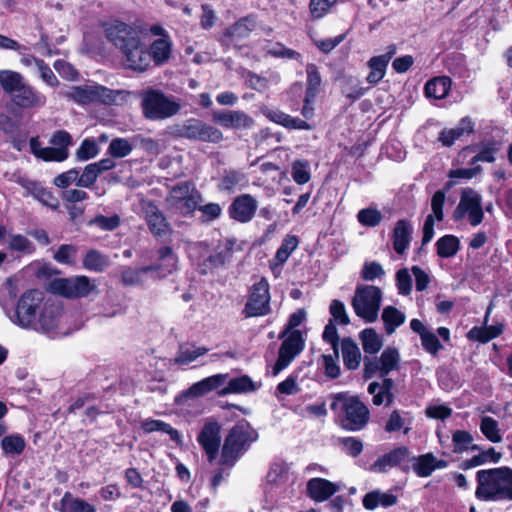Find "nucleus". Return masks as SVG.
Here are the masks:
<instances>
[{
    "label": "nucleus",
    "mask_w": 512,
    "mask_h": 512,
    "mask_svg": "<svg viewBox=\"0 0 512 512\" xmlns=\"http://www.w3.org/2000/svg\"><path fill=\"white\" fill-rule=\"evenodd\" d=\"M105 33L109 41L122 52L126 68L143 72L149 67L150 53L136 28L114 21L106 26Z\"/></svg>",
    "instance_id": "f257e3e1"
},
{
    "label": "nucleus",
    "mask_w": 512,
    "mask_h": 512,
    "mask_svg": "<svg viewBox=\"0 0 512 512\" xmlns=\"http://www.w3.org/2000/svg\"><path fill=\"white\" fill-rule=\"evenodd\" d=\"M475 495L483 501H512V469L499 467L479 470Z\"/></svg>",
    "instance_id": "f03ea898"
},
{
    "label": "nucleus",
    "mask_w": 512,
    "mask_h": 512,
    "mask_svg": "<svg viewBox=\"0 0 512 512\" xmlns=\"http://www.w3.org/2000/svg\"><path fill=\"white\" fill-rule=\"evenodd\" d=\"M0 85L13 104L21 109L39 108L46 104V96L31 86L19 72L1 70Z\"/></svg>",
    "instance_id": "7ed1b4c3"
},
{
    "label": "nucleus",
    "mask_w": 512,
    "mask_h": 512,
    "mask_svg": "<svg viewBox=\"0 0 512 512\" xmlns=\"http://www.w3.org/2000/svg\"><path fill=\"white\" fill-rule=\"evenodd\" d=\"M140 107L145 119L160 121L177 115L181 110L179 99L162 90L148 87L139 92Z\"/></svg>",
    "instance_id": "20e7f679"
},
{
    "label": "nucleus",
    "mask_w": 512,
    "mask_h": 512,
    "mask_svg": "<svg viewBox=\"0 0 512 512\" xmlns=\"http://www.w3.org/2000/svg\"><path fill=\"white\" fill-rule=\"evenodd\" d=\"M258 433L246 421H239L231 428L221 449L219 464L232 467L238 458L256 441Z\"/></svg>",
    "instance_id": "39448f33"
},
{
    "label": "nucleus",
    "mask_w": 512,
    "mask_h": 512,
    "mask_svg": "<svg viewBox=\"0 0 512 512\" xmlns=\"http://www.w3.org/2000/svg\"><path fill=\"white\" fill-rule=\"evenodd\" d=\"M158 261L160 263L141 268H126L121 279L125 285H139L145 280V275L154 273L157 277L163 278L171 274L177 265V256L170 246L161 247L158 250Z\"/></svg>",
    "instance_id": "423d86ee"
},
{
    "label": "nucleus",
    "mask_w": 512,
    "mask_h": 512,
    "mask_svg": "<svg viewBox=\"0 0 512 512\" xmlns=\"http://www.w3.org/2000/svg\"><path fill=\"white\" fill-rule=\"evenodd\" d=\"M336 398L341 400L339 422L343 429L348 431H360L369 422L370 411L358 396H348L347 393H336Z\"/></svg>",
    "instance_id": "0eeeda50"
},
{
    "label": "nucleus",
    "mask_w": 512,
    "mask_h": 512,
    "mask_svg": "<svg viewBox=\"0 0 512 512\" xmlns=\"http://www.w3.org/2000/svg\"><path fill=\"white\" fill-rule=\"evenodd\" d=\"M382 301V291L373 285H362L356 288L352 299L355 314L367 323L377 320Z\"/></svg>",
    "instance_id": "6e6552de"
},
{
    "label": "nucleus",
    "mask_w": 512,
    "mask_h": 512,
    "mask_svg": "<svg viewBox=\"0 0 512 512\" xmlns=\"http://www.w3.org/2000/svg\"><path fill=\"white\" fill-rule=\"evenodd\" d=\"M44 302L42 291L31 289L24 292L10 316L11 320L22 328H36L37 317Z\"/></svg>",
    "instance_id": "1a4fd4ad"
},
{
    "label": "nucleus",
    "mask_w": 512,
    "mask_h": 512,
    "mask_svg": "<svg viewBox=\"0 0 512 512\" xmlns=\"http://www.w3.org/2000/svg\"><path fill=\"white\" fill-rule=\"evenodd\" d=\"M174 133L177 137L214 144L224 139L221 130L197 118H190L176 125Z\"/></svg>",
    "instance_id": "9d476101"
},
{
    "label": "nucleus",
    "mask_w": 512,
    "mask_h": 512,
    "mask_svg": "<svg viewBox=\"0 0 512 512\" xmlns=\"http://www.w3.org/2000/svg\"><path fill=\"white\" fill-rule=\"evenodd\" d=\"M120 93V91L111 90L100 85H83L70 87L67 91L63 92V95L82 105L91 102L111 105L116 102Z\"/></svg>",
    "instance_id": "9b49d317"
},
{
    "label": "nucleus",
    "mask_w": 512,
    "mask_h": 512,
    "mask_svg": "<svg viewBox=\"0 0 512 512\" xmlns=\"http://www.w3.org/2000/svg\"><path fill=\"white\" fill-rule=\"evenodd\" d=\"M201 194L191 189L190 184L182 182L175 185L166 197L169 207L182 216H190L197 209Z\"/></svg>",
    "instance_id": "f8f14e48"
},
{
    "label": "nucleus",
    "mask_w": 512,
    "mask_h": 512,
    "mask_svg": "<svg viewBox=\"0 0 512 512\" xmlns=\"http://www.w3.org/2000/svg\"><path fill=\"white\" fill-rule=\"evenodd\" d=\"M49 290L66 298L87 297L96 290V285L87 276L56 278L49 283Z\"/></svg>",
    "instance_id": "ddd939ff"
},
{
    "label": "nucleus",
    "mask_w": 512,
    "mask_h": 512,
    "mask_svg": "<svg viewBox=\"0 0 512 512\" xmlns=\"http://www.w3.org/2000/svg\"><path fill=\"white\" fill-rule=\"evenodd\" d=\"M465 216L468 217L472 226H478L484 218L482 198L479 193L471 188L462 190L460 201L452 215L455 221H460Z\"/></svg>",
    "instance_id": "4468645a"
},
{
    "label": "nucleus",
    "mask_w": 512,
    "mask_h": 512,
    "mask_svg": "<svg viewBox=\"0 0 512 512\" xmlns=\"http://www.w3.org/2000/svg\"><path fill=\"white\" fill-rule=\"evenodd\" d=\"M270 312L269 283L265 278L252 285L243 309L245 317H259Z\"/></svg>",
    "instance_id": "2eb2a0df"
},
{
    "label": "nucleus",
    "mask_w": 512,
    "mask_h": 512,
    "mask_svg": "<svg viewBox=\"0 0 512 512\" xmlns=\"http://www.w3.org/2000/svg\"><path fill=\"white\" fill-rule=\"evenodd\" d=\"M143 218L150 233L157 239L171 236L173 230L165 215L151 200H143L140 203Z\"/></svg>",
    "instance_id": "dca6fc26"
},
{
    "label": "nucleus",
    "mask_w": 512,
    "mask_h": 512,
    "mask_svg": "<svg viewBox=\"0 0 512 512\" xmlns=\"http://www.w3.org/2000/svg\"><path fill=\"white\" fill-rule=\"evenodd\" d=\"M63 314L62 305L52 299H47L38 314L35 330L50 333L58 328Z\"/></svg>",
    "instance_id": "f3484780"
},
{
    "label": "nucleus",
    "mask_w": 512,
    "mask_h": 512,
    "mask_svg": "<svg viewBox=\"0 0 512 512\" xmlns=\"http://www.w3.org/2000/svg\"><path fill=\"white\" fill-rule=\"evenodd\" d=\"M220 430L221 427L216 421H207L197 437L209 462H213L218 456L221 441Z\"/></svg>",
    "instance_id": "a211bd4d"
},
{
    "label": "nucleus",
    "mask_w": 512,
    "mask_h": 512,
    "mask_svg": "<svg viewBox=\"0 0 512 512\" xmlns=\"http://www.w3.org/2000/svg\"><path fill=\"white\" fill-rule=\"evenodd\" d=\"M257 208L258 202L251 194H241L230 204L228 214L239 223H248L255 216Z\"/></svg>",
    "instance_id": "6ab92c4d"
},
{
    "label": "nucleus",
    "mask_w": 512,
    "mask_h": 512,
    "mask_svg": "<svg viewBox=\"0 0 512 512\" xmlns=\"http://www.w3.org/2000/svg\"><path fill=\"white\" fill-rule=\"evenodd\" d=\"M213 121L226 129L247 130L253 127L254 120L240 110H218L212 114Z\"/></svg>",
    "instance_id": "aec40b11"
},
{
    "label": "nucleus",
    "mask_w": 512,
    "mask_h": 512,
    "mask_svg": "<svg viewBox=\"0 0 512 512\" xmlns=\"http://www.w3.org/2000/svg\"><path fill=\"white\" fill-rule=\"evenodd\" d=\"M235 245L236 241L234 239H225L220 241L215 252L199 264L200 273L208 274L213 269L221 267L229 262L232 258Z\"/></svg>",
    "instance_id": "412c9836"
},
{
    "label": "nucleus",
    "mask_w": 512,
    "mask_h": 512,
    "mask_svg": "<svg viewBox=\"0 0 512 512\" xmlns=\"http://www.w3.org/2000/svg\"><path fill=\"white\" fill-rule=\"evenodd\" d=\"M339 490V484L324 478H312L306 484L308 497L316 502H324L328 500Z\"/></svg>",
    "instance_id": "4be33fe9"
},
{
    "label": "nucleus",
    "mask_w": 512,
    "mask_h": 512,
    "mask_svg": "<svg viewBox=\"0 0 512 512\" xmlns=\"http://www.w3.org/2000/svg\"><path fill=\"white\" fill-rule=\"evenodd\" d=\"M228 374H216L194 383L189 389L183 392L187 398H198L218 389L227 381Z\"/></svg>",
    "instance_id": "5701e85b"
},
{
    "label": "nucleus",
    "mask_w": 512,
    "mask_h": 512,
    "mask_svg": "<svg viewBox=\"0 0 512 512\" xmlns=\"http://www.w3.org/2000/svg\"><path fill=\"white\" fill-rule=\"evenodd\" d=\"M410 455V451L405 446H400L389 453H386L379 457L372 465L371 470L378 472V473H384L388 469L395 467L399 464H401L405 459H407Z\"/></svg>",
    "instance_id": "b1692460"
},
{
    "label": "nucleus",
    "mask_w": 512,
    "mask_h": 512,
    "mask_svg": "<svg viewBox=\"0 0 512 512\" xmlns=\"http://www.w3.org/2000/svg\"><path fill=\"white\" fill-rule=\"evenodd\" d=\"M413 228L409 221L398 220L392 233L393 249L397 254L402 255L409 247L412 240Z\"/></svg>",
    "instance_id": "393cba45"
},
{
    "label": "nucleus",
    "mask_w": 512,
    "mask_h": 512,
    "mask_svg": "<svg viewBox=\"0 0 512 512\" xmlns=\"http://www.w3.org/2000/svg\"><path fill=\"white\" fill-rule=\"evenodd\" d=\"M451 89V79L447 76H439L430 79L424 87L426 97L436 100L444 99Z\"/></svg>",
    "instance_id": "a878e982"
},
{
    "label": "nucleus",
    "mask_w": 512,
    "mask_h": 512,
    "mask_svg": "<svg viewBox=\"0 0 512 512\" xmlns=\"http://www.w3.org/2000/svg\"><path fill=\"white\" fill-rule=\"evenodd\" d=\"M398 499L397 496L391 494V493H383L380 490H374L371 492H368L363 497V506L367 510H374L379 505L383 507H391L394 506L397 503Z\"/></svg>",
    "instance_id": "bb28decb"
},
{
    "label": "nucleus",
    "mask_w": 512,
    "mask_h": 512,
    "mask_svg": "<svg viewBox=\"0 0 512 512\" xmlns=\"http://www.w3.org/2000/svg\"><path fill=\"white\" fill-rule=\"evenodd\" d=\"M473 131V124L470 119L464 118L461 120L459 126L451 129H444L439 135V141L444 146H451L453 143L460 139L465 133L470 134Z\"/></svg>",
    "instance_id": "cd10ccee"
},
{
    "label": "nucleus",
    "mask_w": 512,
    "mask_h": 512,
    "mask_svg": "<svg viewBox=\"0 0 512 512\" xmlns=\"http://www.w3.org/2000/svg\"><path fill=\"white\" fill-rule=\"evenodd\" d=\"M257 26V17L253 14L247 15L235 22L227 34L234 39H243L250 35Z\"/></svg>",
    "instance_id": "c85d7f7f"
},
{
    "label": "nucleus",
    "mask_w": 512,
    "mask_h": 512,
    "mask_svg": "<svg viewBox=\"0 0 512 512\" xmlns=\"http://www.w3.org/2000/svg\"><path fill=\"white\" fill-rule=\"evenodd\" d=\"M344 365L349 370L359 367L361 353L357 344L351 338H344L341 343Z\"/></svg>",
    "instance_id": "c756f323"
},
{
    "label": "nucleus",
    "mask_w": 512,
    "mask_h": 512,
    "mask_svg": "<svg viewBox=\"0 0 512 512\" xmlns=\"http://www.w3.org/2000/svg\"><path fill=\"white\" fill-rule=\"evenodd\" d=\"M60 512H96V508L87 501L75 498L66 492L60 500Z\"/></svg>",
    "instance_id": "7c9ffc66"
},
{
    "label": "nucleus",
    "mask_w": 512,
    "mask_h": 512,
    "mask_svg": "<svg viewBox=\"0 0 512 512\" xmlns=\"http://www.w3.org/2000/svg\"><path fill=\"white\" fill-rule=\"evenodd\" d=\"M28 192L33 195L39 202L51 209H57L59 206L58 199L53 193L36 182H27L23 184Z\"/></svg>",
    "instance_id": "2f4dec72"
},
{
    "label": "nucleus",
    "mask_w": 512,
    "mask_h": 512,
    "mask_svg": "<svg viewBox=\"0 0 512 512\" xmlns=\"http://www.w3.org/2000/svg\"><path fill=\"white\" fill-rule=\"evenodd\" d=\"M381 318L384 322L386 334L391 335L395 332L397 327L405 322L406 316L396 307L387 306L383 309Z\"/></svg>",
    "instance_id": "473e14b6"
},
{
    "label": "nucleus",
    "mask_w": 512,
    "mask_h": 512,
    "mask_svg": "<svg viewBox=\"0 0 512 512\" xmlns=\"http://www.w3.org/2000/svg\"><path fill=\"white\" fill-rule=\"evenodd\" d=\"M254 390L255 386L253 381L250 377L244 375L230 379L227 383V386L222 388L218 394L220 396H225L231 393H247Z\"/></svg>",
    "instance_id": "72a5a7b5"
},
{
    "label": "nucleus",
    "mask_w": 512,
    "mask_h": 512,
    "mask_svg": "<svg viewBox=\"0 0 512 512\" xmlns=\"http://www.w3.org/2000/svg\"><path fill=\"white\" fill-rule=\"evenodd\" d=\"M270 119L285 128L298 130H311L312 126L300 118L292 117L281 111H274L270 114Z\"/></svg>",
    "instance_id": "f704fd0d"
},
{
    "label": "nucleus",
    "mask_w": 512,
    "mask_h": 512,
    "mask_svg": "<svg viewBox=\"0 0 512 512\" xmlns=\"http://www.w3.org/2000/svg\"><path fill=\"white\" fill-rule=\"evenodd\" d=\"M208 351L209 349L206 347L180 345L174 361L176 364L186 365L205 355Z\"/></svg>",
    "instance_id": "c9c22d12"
},
{
    "label": "nucleus",
    "mask_w": 512,
    "mask_h": 512,
    "mask_svg": "<svg viewBox=\"0 0 512 512\" xmlns=\"http://www.w3.org/2000/svg\"><path fill=\"white\" fill-rule=\"evenodd\" d=\"M142 429L145 433H152L155 431H161L170 436L171 440L179 444L181 442L180 433L174 429L170 424L161 420H146L142 423Z\"/></svg>",
    "instance_id": "e433bc0d"
},
{
    "label": "nucleus",
    "mask_w": 512,
    "mask_h": 512,
    "mask_svg": "<svg viewBox=\"0 0 512 512\" xmlns=\"http://www.w3.org/2000/svg\"><path fill=\"white\" fill-rule=\"evenodd\" d=\"M502 333V325L488 327H473L467 334L468 339L486 343Z\"/></svg>",
    "instance_id": "4c0bfd02"
},
{
    "label": "nucleus",
    "mask_w": 512,
    "mask_h": 512,
    "mask_svg": "<svg viewBox=\"0 0 512 512\" xmlns=\"http://www.w3.org/2000/svg\"><path fill=\"white\" fill-rule=\"evenodd\" d=\"M437 254L442 258H450L460 249V241L454 235H445L436 242Z\"/></svg>",
    "instance_id": "58836bf2"
},
{
    "label": "nucleus",
    "mask_w": 512,
    "mask_h": 512,
    "mask_svg": "<svg viewBox=\"0 0 512 512\" xmlns=\"http://www.w3.org/2000/svg\"><path fill=\"white\" fill-rule=\"evenodd\" d=\"M298 245H299V239L297 236L287 235L283 239L281 246L278 248V250L275 254V257H274L275 265H277V266L283 265L288 260V258L292 254V252L298 247Z\"/></svg>",
    "instance_id": "ea45409f"
},
{
    "label": "nucleus",
    "mask_w": 512,
    "mask_h": 512,
    "mask_svg": "<svg viewBox=\"0 0 512 512\" xmlns=\"http://www.w3.org/2000/svg\"><path fill=\"white\" fill-rule=\"evenodd\" d=\"M108 264V257L96 249L89 250L83 258V267L90 271L102 272Z\"/></svg>",
    "instance_id": "a19ab883"
},
{
    "label": "nucleus",
    "mask_w": 512,
    "mask_h": 512,
    "mask_svg": "<svg viewBox=\"0 0 512 512\" xmlns=\"http://www.w3.org/2000/svg\"><path fill=\"white\" fill-rule=\"evenodd\" d=\"M362 347L365 353L376 354L382 348V339L373 328H366L360 333Z\"/></svg>",
    "instance_id": "79ce46f5"
},
{
    "label": "nucleus",
    "mask_w": 512,
    "mask_h": 512,
    "mask_svg": "<svg viewBox=\"0 0 512 512\" xmlns=\"http://www.w3.org/2000/svg\"><path fill=\"white\" fill-rule=\"evenodd\" d=\"M150 60L153 59L157 65L168 61L171 53V44L166 39L155 40L150 47Z\"/></svg>",
    "instance_id": "37998d69"
},
{
    "label": "nucleus",
    "mask_w": 512,
    "mask_h": 512,
    "mask_svg": "<svg viewBox=\"0 0 512 512\" xmlns=\"http://www.w3.org/2000/svg\"><path fill=\"white\" fill-rule=\"evenodd\" d=\"M386 59L384 57L374 56L368 61V67L370 68V72L366 77V80L371 85H376L380 82L385 76L386 67H387Z\"/></svg>",
    "instance_id": "c03bdc74"
},
{
    "label": "nucleus",
    "mask_w": 512,
    "mask_h": 512,
    "mask_svg": "<svg viewBox=\"0 0 512 512\" xmlns=\"http://www.w3.org/2000/svg\"><path fill=\"white\" fill-rule=\"evenodd\" d=\"M473 436L465 430H456L452 436L453 452L462 453L468 449L479 450L478 445L472 444Z\"/></svg>",
    "instance_id": "a18cd8bd"
},
{
    "label": "nucleus",
    "mask_w": 512,
    "mask_h": 512,
    "mask_svg": "<svg viewBox=\"0 0 512 512\" xmlns=\"http://www.w3.org/2000/svg\"><path fill=\"white\" fill-rule=\"evenodd\" d=\"M413 461V470L419 477H428L435 470V456L432 453L414 457Z\"/></svg>",
    "instance_id": "49530a36"
},
{
    "label": "nucleus",
    "mask_w": 512,
    "mask_h": 512,
    "mask_svg": "<svg viewBox=\"0 0 512 512\" xmlns=\"http://www.w3.org/2000/svg\"><path fill=\"white\" fill-rule=\"evenodd\" d=\"M304 347L302 334L299 330H293L289 336L281 343L280 349L296 357Z\"/></svg>",
    "instance_id": "de8ad7c7"
},
{
    "label": "nucleus",
    "mask_w": 512,
    "mask_h": 512,
    "mask_svg": "<svg viewBox=\"0 0 512 512\" xmlns=\"http://www.w3.org/2000/svg\"><path fill=\"white\" fill-rule=\"evenodd\" d=\"M379 360V364L382 366V377H385L398 367L400 361L398 350L395 348L387 347L382 352Z\"/></svg>",
    "instance_id": "09e8293b"
},
{
    "label": "nucleus",
    "mask_w": 512,
    "mask_h": 512,
    "mask_svg": "<svg viewBox=\"0 0 512 512\" xmlns=\"http://www.w3.org/2000/svg\"><path fill=\"white\" fill-rule=\"evenodd\" d=\"M480 430L489 441L493 443H499L502 441L498 422L494 418L490 416L482 417Z\"/></svg>",
    "instance_id": "8fccbe9b"
},
{
    "label": "nucleus",
    "mask_w": 512,
    "mask_h": 512,
    "mask_svg": "<svg viewBox=\"0 0 512 512\" xmlns=\"http://www.w3.org/2000/svg\"><path fill=\"white\" fill-rule=\"evenodd\" d=\"M18 294V283L14 277H8L0 287V305L6 309Z\"/></svg>",
    "instance_id": "3c124183"
},
{
    "label": "nucleus",
    "mask_w": 512,
    "mask_h": 512,
    "mask_svg": "<svg viewBox=\"0 0 512 512\" xmlns=\"http://www.w3.org/2000/svg\"><path fill=\"white\" fill-rule=\"evenodd\" d=\"M291 176L299 185L309 182L311 178L309 162L304 159L295 160L291 166Z\"/></svg>",
    "instance_id": "603ef678"
},
{
    "label": "nucleus",
    "mask_w": 512,
    "mask_h": 512,
    "mask_svg": "<svg viewBox=\"0 0 512 512\" xmlns=\"http://www.w3.org/2000/svg\"><path fill=\"white\" fill-rule=\"evenodd\" d=\"M306 73L307 85L305 94H308L309 97H316L319 91V87L322 83L318 67L315 64L310 63L306 66Z\"/></svg>",
    "instance_id": "864d4df0"
},
{
    "label": "nucleus",
    "mask_w": 512,
    "mask_h": 512,
    "mask_svg": "<svg viewBox=\"0 0 512 512\" xmlns=\"http://www.w3.org/2000/svg\"><path fill=\"white\" fill-rule=\"evenodd\" d=\"M357 219H358L359 223L363 226L376 227L381 223L383 216L378 209L373 208V207H368V208L361 209L358 212Z\"/></svg>",
    "instance_id": "5fc2aeb1"
},
{
    "label": "nucleus",
    "mask_w": 512,
    "mask_h": 512,
    "mask_svg": "<svg viewBox=\"0 0 512 512\" xmlns=\"http://www.w3.org/2000/svg\"><path fill=\"white\" fill-rule=\"evenodd\" d=\"M133 150L130 142L125 138L113 139L108 147V153L113 158H124L128 156Z\"/></svg>",
    "instance_id": "6e6d98bb"
},
{
    "label": "nucleus",
    "mask_w": 512,
    "mask_h": 512,
    "mask_svg": "<svg viewBox=\"0 0 512 512\" xmlns=\"http://www.w3.org/2000/svg\"><path fill=\"white\" fill-rule=\"evenodd\" d=\"M368 392L373 395L372 401L376 406H380L382 404L390 406L393 403V393H386V391L381 389L379 386V382H371L368 386Z\"/></svg>",
    "instance_id": "4d7b16f0"
},
{
    "label": "nucleus",
    "mask_w": 512,
    "mask_h": 512,
    "mask_svg": "<svg viewBox=\"0 0 512 512\" xmlns=\"http://www.w3.org/2000/svg\"><path fill=\"white\" fill-rule=\"evenodd\" d=\"M245 180V175L236 170L225 171L218 185L222 191H232L238 184Z\"/></svg>",
    "instance_id": "13d9d810"
},
{
    "label": "nucleus",
    "mask_w": 512,
    "mask_h": 512,
    "mask_svg": "<svg viewBox=\"0 0 512 512\" xmlns=\"http://www.w3.org/2000/svg\"><path fill=\"white\" fill-rule=\"evenodd\" d=\"M77 247L71 244H63L54 253V260L61 264L72 265L76 262Z\"/></svg>",
    "instance_id": "bf43d9fd"
},
{
    "label": "nucleus",
    "mask_w": 512,
    "mask_h": 512,
    "mask_svg": "<svg viewBox=\"0 0 512 512\" xmlns=\"http://www.w3.org/2000/svg\"><path fill=\"white\" fill-rule=\"evenodd\" d=\"M2 449L6 454H21L25 448V440L20 435H10L2 439Z\"/></svg>",
    "instance_id": "052dcab7"
},
{
    "label": "nucleus",
    "mask_w": 512,
    "mask_h": 512,
    "mask_svg": "<svg viewBox=\"0 0 512 512\" xmlns=\"http://www.w3.org/2000/svg\"><path fill=\"white\" fill-rule=\"evenodd\" d=\"M24 61L27 64H29L31 62V60H29V59H26ZM32 61L36 65V67L39 71L40 77L42 78V80L45 83H47L49 86H52V87H55L59 84V81H58L57 77L55 76V74L53 73V71L51 70V68L42 59L33 57Z\"/></svg>",
    "instance_id": "680f3d73"
},
{
    "label": "nucleus",
    "mask_w": 512,
    "mask_h": 512,
    "mask_svg": "<svg viewBox=\"0 0 512 512\" xmlns=\"http://www.w3.org/2000/svg\"><path fill=\"white\" fill-rule=\"evenodd\" d=\"M99 153L97 143L92 139H84L76 151L78 161H87L96 157Z\"/></svg>",
    "instance_id": "e2e57ef3"
},
{
    "label": "nucleus",
    "mask_w": 512,
    "mask_h": 512,
    "mask_svg": "<svg viewBox=\"0 0 512 512\" xmlns=\"http://www.w3.org/2000/svg\"><path fill=\"white\" fill-rule=\"evenodd\" d=\"M99 175L100 173L96 166L93 163L88 164L83 169L82 174L79 175L77 186L89 188L94 185Z\"/></svg>",
    "instance_id": "0e129e2a"
},
{
    "label": "nucleus",
    "mask_w": 512,
    "mask_h": 512,
    "mask_svg": "<svg viewBox=\"0 0 512 512\" xmlns=\"http://www.w3.org/2000/svg\"><path fill=\"white\" fill-rule=\"evenodd\" d=\"M88 225H95L104 231H113L120 225V218L118 215L106 217L98 215L88 221Z\"/></svg>",
    "instance_id": "69168bd1"
},
{
    "label": "nucleus",
    "mask_w": 512,
    "mask_h": 512,
    "mask_svg": "<svg viewBox=\"0 0 512 512\" xmlns=\"http://www.w3.org/2000/svg\"><path fill=\"white\" fill-rule=\"evenodd\" d=\"M338 0H310L309 9L313 19L322 18Z\"/></svg>",
    "instance_id": "338daca9"
},
{
    "label": "nucleus",
    "mask_w": 512,
    "mask_h": 512,
    "mask_svg": "<svg viewBox=\"0 0 512 512\" xmlns=\"http://www.w3.org/2000/svg\"><path fill=\"white\" fill-rule=\"evenodd\" d=\"M288 477V468L283 463H274L271 465L267 474V480L270 483L278 484L284 482Z\"/></svg>",
    "instance_id": "774afa93"
}]
</instances>
